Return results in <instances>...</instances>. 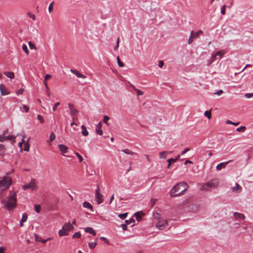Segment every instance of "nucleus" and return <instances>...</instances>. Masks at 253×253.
<instances>
[{
  "label": "nucleus",
  "instance_id": "nucleus-1",
  "mask_svg": "<svg viewBox=\"0 0 253 253\" xmlns=\"http://www.w3.org/2000/svg\"><path fill=\"white\" fill-rule=\"evenodd\" d=\"M16 193L11 191L7 198L1 201V204L4 208L10 211L16 207Z\"/></svg>",
  "mask_w": 253,
  "mask_h": 253
},
{
  "label": "nucleus",
  "instance_id": "nucleus-2",
  "mask_svg": "<svg viewBox=\"0 0 253 253\" xmlns=\"http://www.w3.org/2000/svg\"><path fill=\"white\" fill-rule=\"evenodd\" d=\"M188 188L187 184L185 182H181L174 186L170 191L171 197H177L183 195Z\"/></svg>",
  "mask_w": 253,
  "mask_h": 253
},
{
  "label": "nucleus",
  "instance_id": "nucleus-3",
  "mask_svg": "<svg viewBox=\"0 0 253 253\" xmlns=\"http://www.w3.org/2000/svg\"><path fill=\"white\" fill-rule=\"evenodd\" d=\"M219 185L218 181L216 179H212L205 184L201 187L200 189L202 191H209L211 188H216Z\"/></svg>",
  "mask_w": 253,
  "mask_h": 253
},
{
  "label": "nucleus",
  "instance_id": "nucleus-4",
  "mask_svg": "<svg viewBox=\"0 0 253 253\" xmlns=\"http://www.w3.org/2000/svg\"><path fill=\"white\" fill-rule=\"evenodd\" d=\"M73 229V226L70 222L66 223L62 227V229L58 232L59 236H67L69 231Z\"/></svg>",
  "mask_w": 253,
  "mask_h": 253
},
{
  "label": "nucleus",
  "instance_id": "nucleus-5",
  "mask_svg": "<svg viewBox=\"0 0 253 253\" xmlns=\"http://www.w3.org/2000/svg\"><path fill=\"white\" fill-rule=\"evenodd\" d=\"M11 183V180L9 178H5L0 181V194L6 190Z\"/></svg>",
  "mask_w": 253,
  "mask_h": 253
},
{
  "label": "nucleus",
  "instance_id": "nucleus-6",
  "mask_svg": "<svg viewBox=\"0 0 253 253\" xmlns=\"http://www.w3.org/2000/svg\"><path fill=\"white\" fill-rule=\"evenodd\" d=\"M95 199L98 204L102 203L104 201L103 195L100 193V188L98 185L95 192Z\"/></svg>",
  "mask_w": 253,
  "mask_h": 253
},
{
  "label": "nucleus",
  "instance_id": "nucleus-7",
  "mask_svg": "<svg viewBox=\"0 0 253 253\" xmlns=\"http://www.w3.org/2000/svg\"><path fill=\"white\" fill-rule=\"evenodd\" d=\"M155 226L158 229L161 230L165 229L168 224V222H156Z\"/></svg>",
  "mask_w": 253,
  "mask_h": 253
},
{
  "label": "nucleus",
  "instance_id": "nucleus-8",
  "mask_svg": "<svg viewBox=\"0 0 253 253\" xmlns=\"http://www.w3.org/2000/svg\"><path fill=\"white\" fill-rule=\"evenodd\" d=\"M240 228V224L239 222H235L231 225L230 231L233 232H236L238 231H241V230H238V229Z\"/></svg>",
  "mask_w": 253,
  "mask_h": 253
},
{
  "label": "nucleus",
  "instance_id": "nucleus-9",
  "mask_svg": "<svg viewBox=\"0 0 253 253\" xmlns=\"http://www.w3.org/2000/svg\"><path fill=\"white\" fill-rule=\"evenodd\" d=\"M35 240L37 242H41L43 244H44L46 242H47L48 241H49L51 239V238H47L46 239H42V238L41 237L38 236L37 234H35Z\"/></svg>",
  "mask_w": 253,
  "mask_h": 253
},
{
  "label": "nucleus",
  "instance_id": "nucleus-10",
  "mask_svg": "<svg viewBox=\"0 0 253 253\" xmlns=\"http://www.w3.org/2000/svg\"><path fill=\"white\" fill-rule=\"evenodd\" d=\"M68 106L70 110V114L72 115H78L79 111L75 109L74 106L72 103H69Z\"/></svg>",
  "mask_w": 253,
  "mask_h": 253
},
{
  "label": "nucleus",
  "instance_id": "nucleus-11",
  "mask_svg": "<svg viewBox=\"0 0 253 253\" xmlns=\"http://www.w3.org/2000/svg\"><path fill=\"white\" fill-rule=\"evenodd\" d=\"M0 91L1 95H6L9 94V91L8 90L5 86V85L2 84H1Z\"/></svg>",
  "mask_w": 253,
  "mask_h": 253
},
{
  "label": "nucleus",
  "instance_id": "nucleus-12",
  "mask_svg": "<svg viewBox=\"0 0 253 253\" xmlns=\"http://www.w3.org/2000/svg\"><path fill=\"white\" fill-rule=\"evenodd\" d=\"M232 160H229L226 162L221 163L217 165L216 167V169L217 170H220L222 168H224L226 165H227L229 163L231 162Z\"/></svg>",
  "mask_w": 253,
  "mask_h": 253
},
{
  "label": "nucleus",
  "instance_id": "nucleus-13",
  "mask_svg": "<svg viewBox=\"0 0 253 253\" xmlns=\"http://www.w3.org/2000/svg\"><path fill=\"white\" fill-rule=\"evenodd\" d=\"M5 133L2 135H0V142H4L5 140H11L12 139L11 135L5 136Z\"/></svg>",
  "mask_w": 253,
  "mask_h": 253
},
{
  "label": "nucleus",
  "instance_id": "nucleus-14",
  "mask_svg": "<svg viewBox=\"0 0 253 253\" xmlns=\"http://www.w3.org/2000/svg\"><path fill=\"white\" fill-rule=\"evenodd\" d=\"M144 215V214L142 211H137L134 214V215L135 216L137 221L141 220L142 219V216Z\"/></svg>",
  "mask_w": 253,
  "mask_h": 253
},
{
  "label": "nucleus",
  "instance_id": "nucleus-15",
  "mask_svg": "<svg viewBox=\"0 0 253 253\" xmlns=\"http://www.w3.org/2000/svg\"><path fill=\"white\" fill-rule=\"evenodd\" d=\"M232 190L233 192L240 193L242 191V188L238 183H236L235 186L232 188Z\"/></svg>",
  "mask_w": 253,
  "mask_h": 253
},
{
  "label": "nucleus",
  "instance_id": "nucleus-16",
  "mask_svg": "<svg viewBox=\"0 0 253 253\" xmlns=\"http://www.w3.org/2000/svg\"><path fill=\"white\" fill-rule=\"evenodd\" d=\"M234 215L237 220H244L245 218L243 214L239 212H234Z\"/></svg>",
  "mask_w": 253,
  "mask_h": 253
},
{
  "label": "nucleus",
  "instance_id": "nucleus-17",
  "mask_svg": "<svg viewBox=\"0 0 253 253\" xmlns=\"http://www.w3.org/2000/svg\"><path fill=\"white\" fill-rule=\"evenodd\" d=\"M71 72L76 75L78 78L85 79L86 76L81 74L78 71L76 70L71 69Z\"/></svg>",
  "mask_w": 253,
  "mask_h": 253
},
{
  "label": "nucleus",
  "instance_id": "nucleus-18",
  "mask_svg": "<svg viewBox=\"0 0 253 253\" xmlns=\"http://www.w3.org/2000/svg\"><path fill=\"white\" fill-rule=\"evenodd\" d=\"M83 206L84 208L89 210L91 211H93V207L89 202H84Z\"/></svg>",
  "mask_w": 253,
  "mask_h": 253
},
{
  "label": "nucleus",
  "instance_id": "nucleus-19",
  "mask_svg": "<svg viewBox=\"0 0 253 253\" xmlns=\"http://www.w3.org/2000/svg\"><path fill=\"white\" fill-rule=\"evenodd\" d=\"M58 147H59L60 151L62 153H65L67 152V150H68V147L66 146V145H65L64 144H59L58 145Z\"/></svg>",
  "mask_w": 253,
  "mask_h": 253
},
{
  "label": "nucleus",
  "instance_id": "nucleus-20",
  "mask_svg": "<svg viewBox=\"0 0 253 253\" xmlns=\"http://www.w3.org/2000/svg\"><path fill=\"white\" fill-rule=\"evenodd\" d=\"M172 151H163L160 153V158L165 159L167 157V154L171 153Z\"/></svg>",
  "mask_w": 253,
  "mask_h": 253
},
{
  "label": "nucleus",
  "instance_id": "nucleus-21",
  "mask_svg": "<svg viewBox=\"0 0 253 253\" xmlns=\"http://www.w3.org/2000/svg\"><path fill=\"white\" fill-rule=\"evenodd\" d=\"M84 231L85 232L88 233L93 236H95L96 232L95 230L93 229L91 227H86L84 228Z\"/></svg>",
  "mask_w": 253,
  "mask_h": 253
},
{
  "label": "nucleus",
  "instance_id": "nucleus-22",
  "mask_svg": "<svg viewBox=\"0 0 253 253\" xmlns=\"http://www.w3.org/2000/svg\"><path fill=\"white\" fill-rule=\"evenodd\" d=\"M81 128H82V133L83 135L85 136L88 135V132L85 126L84 125H82L81 126Z\"/></svg>",
  "mask_w": 253,
  "mask_h": 253
},
{
  "label": "nucleus",
  "instance_id": "nucleus-23",
  "mask_svg": "<svg viewBox=\"0 0 253 253\" xmlns=\"http://www.w3.org/2000/svg\"><path fill=\"white\" fill-rule=\"evenodd\" d=\"M3 74L8 78L13 79L14 78V73L12 72H4Z\"/></svg>",
  "mask_w": 253,
  "mask_h": 253
},
{
  "label": "nucleus",
  "instance_id": "nucleus-24",
  "mask_svg": "<svg viewBox=\"0 0 253 253\" xmlns=\"http://www.w3.org/2000/svg\"><path fill=\"white\" fill-rule=\"evenodd\" d=\"M154 219L157 221H160L161 219V215L157 212L153 213Z\"/></svg>",
  "mask_w": 253,
  "mask_h": 253
},
{
  "label": "nucleus",
  "instance_id": "nucleus-25",
  "mask_svg": "<svg viewBox=\"0 0 253 253\" xmlns=\"http://www.w3.org/2000/svg\"><path fill=\"white\" fill-rule=\"evenodd\" d=\"M55 138V135L53 132H51L49 136V140H47V143H50L52 142Z\"/></svg>",
  "mask_w": 253,
  "mask_h": 253
},
{
  "label": "nucleus",
  "instance_id": "nucleus-26",
  "mask_svg": "<svg viewBox=\"0 0 253 253\" xmlns=\"http://www.w3.org/2000/svg\"><path fill=\"white\" fill-rule=\"evenodd\" d=\"M127 214H128V213L126 212V213H122V214H119L118 215V216L119 217H120L121 220H124V219H125L126 217Z\"/></svg>",
  "mask_w": 253,
  "mask_h": 253
},
{
  "label": "nucleus",
  "instance_id": "nucleus-27",
  "mask_svg": "<svg viewBox=\"0 0 253 253\" xmlns=\"http://www.w3.org/2000/svg\"><path fill=\"white\" fill-rule=\"evenodd\" d=\"M215 53L217 56H219L218 58L221 59L222 57L223 54H224V52L223 51V50H219L217 51Z\"/></svg>",
  "mask_w": 253,
  "mask_h": 253
},
{
  "label": "nucleus",
  "instance_id": "nucleus-28",
  "mask_svg": "<svg viewBox=\"0 0 253 253\" xmlns=\"http://www.w3.org/2000/svg\"><path fill=\"white\" fill-rule=\"evenodd\" d=\"M32 186V181H30L28 184L24 185L22 186V188L24 190H26L30 188Z\"/></svg>",
  "mask_w": 253,
  "mask_h": 253
},
{
  "label": "nucleus",
  "instance_id": "nucleus-29",
  "mask_svg": "<svg viewBox=\"0 0 253 253\" xmlns=\"http://www.w3.org/2000/svg\"><path fill=\"white\" fill-rule=\"evenodd\" d=\"M217 57L216 53H212L211 54V61L209 63L208 65H210L212 62H214L217 59Z\"/></svg>",
  "mask_w": 253,
  "mask_h": 253
},
{
  "label": "nucleus",
  "instance_id": "nucleus-30",
  "mask_svg": "<svg viewBox=\"0 0 253 253\" xmlns=\"http://www.w3.org/2000/svg\"><path fill=\"white\" fill-rule=\"evenodd\" d=\"M121 151L127 154L133 155L134 154V152L127 149H123Z\"/></svg>",
  "mask_w": 253,
  "mask_h": 253
},
{
  "label": "nucleus",
  "instance_id": "nucleus-31",
  "mask_svg": "<svg viewBox=\"0 0 253 253\" xmlns=\"http://www.w3.org/2000/svg\"><path fill=\"white\" fill-rule=\"evenodd\" d=\"M41 208V207L40 205H35L34 206L35 210L37 213H40Z\"/></svg>",
  "mask_w": 253,
  "mask_h": 253
},
{
  "label": "nucleus",
  "instance_id": "nucleus-32",
  "mask_svg": "<svg viewBox=\"0 0 253 253\" xmlns=\"http://www.w3.org/2000/svg\"><path fill=\"white\" fill-rule=\"evenodd\" d=\"M246 129V127L245 126H241L239 127H238L236 129V131H238V132H241V131L244 132V131H245Z\"/></svg>",
  "mask_w": 253,
  "mask_h": 253
},
{
  "label": "nucleus",
  "instance_id": "nucleus-33",
  "mask_svg": "<svg viewBox=\"0 0 253 253\" xmlns=\"http://www.w3.org/2000/svg\"><path fill=\"white\" fill-rule=\"evenodd\" d=\"M126 224H122L121 226L124 231H125L127 229V225L130 224L132 222H126Z\"/></svg>",
  "mask_w": 253,
  "mask_h": 253
},
{
  "label": "nucleus",
  "instance_id": "nucleus-34",
  "mask_svg": "<svg viewBox=\"0 0 253 253\" xmlns=\"http://www.w3.org/2000/svg\"><path fill=\"white\" fill-rule=\"evenodd\" d=\"M81 236V234L80 232H76L72 236L73 238H79Z\"/></svg>",
  "mask_w": 253,
  "mask_h": 253
},
{
  "label": "nucleus",
  "instance_id": "nucleus-35",
  "mask_svg": "<svg viewBox=\"0 0 253 253\" xmlns=\"http://www.w3.org/2000/svg\"><path fill=\"white\" fill-rule=\"evenodd\" d=\"M97 245L96 242H91L88 243V247L90 249H93L96 245Z\"/></svg>",
  "mask_w": 253,
  "mask_h": 253
},
{
  "label": "nucleus",
  "instance_id": "nucleus-36",
  "mask_svg": "<svg viewBox=\"0 0 253 253\" xmlns=\"http://www.w3.org/2000/svg\"><path fill=\"white\" fill-rule=\"evenodd\" d=\"M22 49L25 51V52L28 54L29 53V50L28 49V47L26 44H23L22 46Z\"/></svg>",
  "mask_w": 253,
  "mask_h": 253
},
{
  "label": "nucleus",
  "instance_id": "nucleus-37",
  "mask_svg": "<svg viewBox=\"0 0 253 253\" xmlns=\"http://www.w3.org/2000/svg\"><path fill=\"white\" fill-rule=\"evenodd\" d=\"M204 115L207 117L209 119L211 118V113L209 111H206L204 113Z\"/></svg>",
  "mask_w": 253,
  "mask_h": 253
},
{
  "label": "nucleus",
  "instance_id": "nucleus-38",
  "mask_svg": "<svg viewBox=\"0 0 253 253\" xmlns=\"http://www.w3.org/2000/svg\"><path fill=\"white\" fill-rule=\"evenodd\" d=\"M191 35L193 38L195 39H197L199 37L198 33H197L196 32H194L193 31H192L191 32Z\"/></svg>",
  "mask_w": 253,
  "mask_h": 253
},
{
  "label": "nucleus",
  "instance_id": "nucleus-39",
  "mask_svg": "<svg viewBox=\"0 0 253 253\" xmlns=\"http://www.w3.org/2000/svg\"><path fill=\"white\" fill-rule=\"evenodd\" d=\"M110 118L108 116H104L103 117V122L105 123L107 125H109L108 123V121L109 120Z\"/></svg>",
  "mask_w": 253,
  "mask_h": 253
},
{
  "label": "nucleus",
  "instance_id": "nucleus-40",
  "mask_svg": "<svg viewBox=\"0 0 253 253\" xmlns=\"http://www.w3.org/2000/svg\"><path fill=\"white\" fill-rule=\"evenodd\" d=\"M37 119L38 120L40 121V123L41 124H43L44 122V120L42 117V116H41V115H38V116H37Z\"/></svg>",
  "mask_w": 253,
  "mask_h": 253
},
{
  "label": "nucleus",
  "instance_id": "nucleus-41",
  "mask_svg": "<svg viewBox=\"0 0 253 253\" xmlns=\"http://www.w3.org/2000/svg\"><path fill=\"white\" fill-rule=\"evenodd\" d=\"M131 86H132L133 87V88L136 91V92L137 93V94L138 95H143V92L141 90H140L139 89H136L135 88V87L133 85H131Z\"/></svg>",
  "mask_w": 253,
  "mask_h": 253
},
{
  "label": "nucleus",
  "instance_id": "nucleus-42",
  "mask_svg": "<svg viewBox=\"0 0 253 253\" xmlns=\"http://www.w3.org/2000/svg\"><path fill=\"white\" fill-rule=\"evenodd\" d=\"M117 62L119 66L120 67H123L125 66L124 63L121 61L119 57H117Z\"/></svg>",
  "mask_w": 253,
  "mask_h": 253
},
{
  "label": "nucleus",
  "instance_id": "nucleus-43",
  "mask_svg": "<svg viewBox=\"0 0 253 253\" xmlns=\"http://www.w3.org/2000/svg\"><path fill=\"white\" fill-rule=\"evenodd\" d=\"M95 130L99 135H102L103 130H102L101 128H95Z\"/></svg>",
  "mask_w": 253,
  "mask_h": 253
},
{
  "label": "nucleus",
  "instance_id": "nucleus-44",
  "mask_svg": "<svg viewBox=\"0 0 253 253\" xmlns=\"http://www.w3.org/2000/svg\"><path fill=\"white\" fill-rule=\"evenodd\" d=\"M53 4H54V2L53 1H52L49 5V7H48V11L50 13L52 11H53Z\"/></svg>",
  "mask_w": 253,
  "mask_h": 253
},
{
  "label": "nucleus",
  "instance_id": "nucleus-45",
  "mask_svg": "<svg viewBox=\"0 0 253 253\" xmlns=\"http://www.w3.org/2000/svg\"><path fill=\"white\" fill-rule=\"evenodd\" d=\"M27 219V214L24 213L22 215V218L20 221H26Z\"/></svg>",
  "mask_w": 253,
  "mask_h": 253
},
{
  "label": "nucleus",
  "instance_id": "nucleus-46",
  "mask_svg": "<svg viewBox=\"0 0 253 253\" xmlns=\"http://www.w3.org/2000/svg\"><path fill=\"white\" fill-rule=\"evenodd\" d=\"M226 6V5H223L221 8V13L222 15H224L225 14Z\"/></svg>",
  "mask_w": 253,
  "mask_h": 253
},
{
  "label": "nucleus",
  "instance_id": "nucleus-47",
  "mask_svg": "<svg viewBox=\"0 0 253 253\" xmlns=\"http://www.w3.org/2000/svg\"><path fill=\"white\" fill-rule=\"evenodd\" d=\"M21 109L22 111H24L25 112H27L29 110V108L26 105H23Z\"/></svg>",
  "mask_w": 253,
  "mask_h": 253
},
{
  "label": "nucleus",
  "instance_id": "nucleus-48",
  "mask_svg": "<svg viewBox=\"0 0 253 253\" xmlns=\"http://www.w3.org/2000/svg\"><path fill=\"white\" fill-rule=\"evenodd\" d=\"M76 155L77 157L79 158L80 162H82L83 160V157L78 153H76Z\"/></svg>",
  "mask_w": 253,
  "mask_h": 253
},
{
  "label": "nucleus",
  "instance_id": "nucleus-49",
  "mask_svg": "<svg viewBox=\"0 0 253 253\" xmlns=\"http://www.w3.org/2000/svg\"><path fill=\"white\" fill-rule=\"evenodd\" d=\"M37 189V186L36 185L35 180L33 179V191L36 190Z\"/></svg>",
  "mask_w": 253,
  "mask_h": 253
},
{
  "label": "nucleus",
  "instance_id": "nucleus-50",
  "mask_svg": "<svg viewBox=\"0 0 253 253\" xmlns=\"http://www.w3.org/2000/svg\"><path fill=\"white\" fill-rule=\"evenodd\" d=\"M59 105H60V102H57V103H56L54 105V106H53V108H52V110H53V111H55L56 110L57 107Z\"/></svg>",
  "mask_w": 253,
  "mask_h": 253
},
{
  "label": "nucleus",
  "instance_id": "nucleus-51",
  "mask_svg": "<svg viewBox=\"0 0 253 253\" xmlns=\"http://www.w3.org/2000/svg\"><path fill=\"white\" fill-rule=\"evenodd\" d=\"M72 118L73 121H76L78 120V115H72Z\"/></svg>",
  "mask_w": 253,
  "mask_h": 253
},
{
  "label": "nucleus",
  "instance_id": "nucleus-52",
  "mask_svg": "<svg viewBox=\"0 0 253 253\" xmlns=\"http://www.w3.org/2000/svg\"><path fill=\"white\" fill-rule=\"evenodd\" d=\"M100 239L102 241H104L107 244H109V242L108 239L104 237H100Z\"/></svg>",
  "mask_w": 253,
  "mask_h": 253
},
{
  "label": "nucleus",
  "instance_id": "nucleus-53",
  "mask_svg": "<svg viewBox=\"0 0 253 253\" xmlns=\"http://www.w3.org/2000/svg\"><path fill=\"white\" fill-rule=\"evenodd\" d=\"M194 39L193 38V37H192V36L190 35V36L188 40V43L189 44H191L193 41Z\"/></svg>",
  "mask_w": 253,
  "mask_h": 253
},
{
  "label": "nucleus",
  "instance_id": "nucleus-54",
  "mask_svg": "<svg viewBox=\"0 0 253 253\" xmlns=\"http://www.w3.org/2000/svg\"><path fill=\"white\" fill-rule=\"evenodd\" d=\"M168 162L171 164L172 163L176 162V160L173 158L169 159L168 160Z\"/></svg>",
  "mask_w": 253,
  "mask_h": 253
},
{
  "label": "nucleus",
  "instance_id": "nucleus-55",
  "mask_svg": "<svg viewBox=\"0 0 253 253\" xmlns=\"http://www.w3.org/2000/svg\"><path fill=\"white\" fill-rule=\"evenodd\" d=\"M164 64V62L163 61H162V60H160V61H159L158 66L160 68H162V67L163 66Z\"/></svg>",
  "mask_w": 253,
  "mask_h": 253
},
{
  "label": "nucleus",
  "instance_id": "nucleus-56",
  "mask_svg": "<svg viewBox=\"0 0 253 253\" xmlns=\"http://www.w3.org/2000/svg\"><path fill=\"white\" fill-rule=\"evenodd\" d=\"M223 92V91L222 89H220L218 91L215 92L214 94L217 95H220Z\"/></svg>",
  "mask_w": 253,
  "mask_h": 253
},
{
  "label": "nucleus",
  "instance_id": "nucleus-57",
  "mask_svg": "<svg viewBox=\"0 0 253 253\" xmlns=\"http://www.w3.org/2000/svg\"><path fill=\"white\" fill-rule=\"evenodd\" d=\"M190 150V148H185L182 152H181V155H184L186 153H187V152H188Z\"/></svg>",
  "mask_w": 253,
  "mask_h": 253
},
{
  "label": "nucleus",
  "instance_id": "nucleus-58",
  "mask_svg": "<svg viewBox=\"0 0 253 253\" xmlns=\"http://www.w3.org/2000/svg\"><path fill=\"white\" fill-rule=\"evenodd\" d=\"M23 91H24L23 89L20 88L17 90V91L16 92V93L17 95L21 94L23 93Z\"/></svg>",
  "mask_w": 253,
  "mask_h": 253
},
{
  "label": "nucleus",
  "instance_id": "nucleus-59",
  "mask_svg": "<svg viewBox=\"0 0 253 253\" xmlns=\"http://www.w3.org/2000/svg\"><path fill=\"white\" fill-rule=\"evenodd\" d=\"M245 96L247 98H251L253 96V93H247L245 94Z\"/></svg>",
  "mask_w": 253,
  "mask_h": 253
},
{
  "label": "nucleus",
  "instance_id": "nucleus-60",
  "mask_svg": "<svg viewBox=\"0 0 253 253\" xmlns=\"http://www.w3.org/2000/svg\"><path fill=\"white\" fill-rule=\"evenodd\" d=\"M157 201V200L156 199H151L150 200V202H151L152 205L153 206L155 204V203Z\"/></svg>",
  "mask_w": 253,
  "mask_h": 253
},
{
  "label": "nucleus",
  "instance_id": "nucleus-61",
  "mask_svg": "<svg viewBox=\"0 0 253 253\" xmlns=\"http://www.w3.org/2000/svg\"><path fill=\"white\" fill-rule=\"evenodd\" d=\"M51 75H49V74H46L45 76V77H44V81L45 82H46L48 79H49V78H51Z\"/></svg>",
  "mask_w": 253,
  "mask_h": 253
},
{
  "label": "nucleus",
  "instance_id": "nucleus-62",
  "mask_svg": "<svg viewBox=\"0 0 253 253\" xmlns=\"http://www.w3.org/2000/svg\"><path fill=\"white\" fill-rule=\"evenodd\" d=\"M102 127V124L101 122H99L97 126H96V128H101Z\"/></svg>",
  "mask_w": 253,
  "mask_h": 253
},
{
  "label": "nucleus",
  "instance_id": "nucleus-63",
  "mask_svg": "<svg viewBox=\"0 0 253 253\" xmlns=\"http://www.w3.org/2000/svg\"><path fill=\"white\" fill-rule=\"evenodd\" d=\"M226 123L227 124H229V125H233V122L229 120H227L226 122Z\"/></svg>",
  "mask_w": 253,
  "mask_h": 253
},
{
  "label": "nucleus",
  "instance_id": "nucleus-64",
  "mask_svg": "<svg viewBox=\"0 0 253 253\" xmlns=\"http://www.w3.org/2000/svg\"><path fill=\"white\" fill-rule=\"evenodd\" d=\"M4 248L3 247H0V253H5L3 251Z\"/></svg>",
  "mask_w": 253,
  "mask_h": 253
}]
</instances>
